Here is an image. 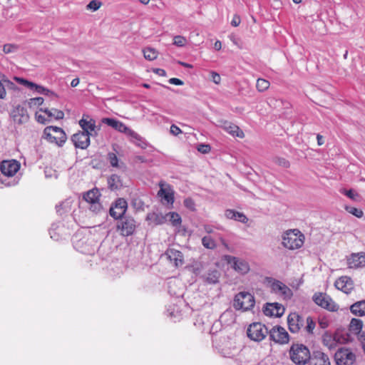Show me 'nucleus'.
Returning a JSON list of instances; mask_svg holds the SVG:
<instances>
[{"label":"nucleus","instance_id":"nucleus-52","mask_svg":"<svg viewBox=\"0 0 365 365\" xmlns=\"http://www.w3.org/2000/svg\"><path fill=\"white\" fill-rule=\"evenodd\" d=\"M43 98L42 97H36L29 99V105L30 107L34 106H41L43 103Z\"/></svg>","mask_w":365,"mask_h":365},{"label":"nucleus","instance_id":"nucleus-4","mask_svg":"<svg viewBox=\"0 0 365 365\" xmlns=\"http://www.w3.org/2000/svg\"><path fill=\"white\" fill-rule=\"evenodd\" d=\"M304 236L297 229L287 230L282 236V245L289 250L300 248L304 244Z\"/></svg>","mask_w":365,"mask_h":365},{"label":"nucleus","instance_id":"nucleus-31","mask_svg":"<svg viewBox=\"0 0 365 365\" xmlns=\"http://www.w3.org/2000/svg\"><path fill=\"white\" fill-rule=\"evenodd\" d=\"M79 125L83 129L81 132H86L90 136L92 135V133H91L90 131H93L96 127V122L93 119H90L88 120L83 118L79 120Z\"/></svg>","mask_w":365,"mask_h":365},{"label":"nucleus","instance_id":"nucleus-24","mask_svg":"<svg viewBox=\"0 0 365 365\" xmlns=\"http://www.w3.org/2000/svg\"><path fill=\"white\" fill-rule=\"evenodd\" d=\"M225 215L227 219L234 220L244 224L248 222L247 217L243 213L235 210L227 209L225 212Z\"/></svg>","mask_w":365,"mask_h":365},{"label":"nucleus","instance_id":"nucleus-55","mask_svg":"<svg viewBox=\"0 0 365 365\" xmlns=\"http://www.w3.org/2000/svg\"><path fill=\"white\" fill-rule=\"evenodd\" d=\"M276 163L283 168H287L290 166L289 160L284 158H278L276 160Z\"/></svg>","mask_w":365,"mask_h":365},{"label":"nucleus","instance_id":"nucleus-34","mask_svg":"<svg viewBox=\"0 0 365 365\" xmlns=\"http://www.w3.org/2000/svg\"><path fill=\"white\" fill-rule=\"evenodd\" d=\"M322 343L330 349L334 348L336 344L335 334L332 335L330 332L325 331L322 335Z\"/></svg>","mask_w":365,"mask_h":365},{"label":"nucleus","instance_id":"nucleus-6","mask_svg":"<svg viewBox=\"0 0 365 365\" xmlns=\"http://www.w3.org/2000/svg\"><path fill=\"white\" fill-rule=\"evenodd\" d=\"M43 134L46 139L50 143H56L58 147H62L67 140L64 130L57 126H47L44 128Z\"/></svg>","mask_w":365,"mask_h":365},{"label":"nucleus","instance_id":"nucleus-22","mask_svg":"<svg viewBox=\"0 0 365 365\" xmlns=\"http://www.w3.org/2000/svg\"><path fill=\"white\" fill-rule=\"evenodd\" d=\"M165 255L168 259L174 264L175 267H178L179 266L182 265L183 261V255L182 253L175 249H168L165 252Z\"/></svg>","mask_w":365,"mask_h":365},{"label":"nucleus","instance_id":"nucleus-56","mask_svg":"<svg viewBox=\"0 0 365 365\" xmlns=\"http://www.w3.org/2000/svg\"><path fill=\"white\" fill-rule=\"evenodd\" d=\"M241 23V18L238 14H235L231 21V25L234 27L238 26Z\"/></svg>","mask_w":365,"mask_h":365},{"label":"nucleus","instance_id":"nucleus-41","mask_svg":"<svg viewBox=\"0 0 365 365\" xmlns=\"http://www.w3.org/2000/svg\"><path fill=\"white\" fill-rule=\"evenodd\" d=\"M202 244L207 249L214 250L216 247V243L210 236L203 237Z\"/></svg>","mask_w":365,"mask_h":365},{"label":"nucleus","instance_id":"nucleus-61","mask_svg":"<svg viewBox=\"0 0 365 365\" xmlns=\"http://www.w3.org/2000/svg\"><path fill=\"white\" fill-rule=\"evenodd\" d=\"M317 140L318 145H322L324 143V138L320 134L317 135Z\"/></svg>","mask_w":365,"mask_h":365},{"label":"nucleus","instance_id":"nucleus-37","mask_svg":"<svg viewBox=\"0 0 365 365\" xmlns=\"http://www.w3.org/2000/svg\"><path fill=\"white\" fill-rule=\"evenodd\" d=\"M89 210L93 213L98 215L101 213H105L107 215V212L104 210L103 205L99 202V200L89 204Z\"/></svg>","mask_w":365,"mask_h":365},{"label":"nucleus","instance_id":"nucleus-3","mask_svg":"<svg viewBox=\"0 0 365 365\" xmlns=\"http://www.w3.org/2000/svg\"><path fill=\"white\" fill-rule=\"evenodd\" d=\"M289 353L290 359L297 365H304L310 359L309 349L303 344L293 343Z\"/></svg>","mask_w":365,"mask_h":365},{"label":"nucleus","instance_id":"nucleus-47","mask_svg":"<svg viewBox=\"0 0 365 365\" xmlns=\"http://www.w3.org/2000/svg\"><path fill=\"white\" fill-rule=\"evenodd\" d=\"M108 160L112 167L118 168V158L115 153H109L108 154Z\"/></svg>","mask_w":365,"mask_h":365},{"label":"nucleus","instance_id":"nucleus-16","mask_svg":"<svg viewBox=\"0 0 365 365\" xmlns=\"http://www.w3.org/2000/svg\"><path fill=\"white\" fill-rule=\"evenodd\" d=\"M71 141L75 148L86 149L91 143L90 135L86 132L78 131L71 136Z\"/></svg>","mask_w":365,"mask_h":365},{"label":"nucleus","instance_id":"nucleus-9","mask_svg":"<svg viewBox=\"0 0 365 365\" xmlns=\"http://www.w3.org/2000/svg\"><path fill=\"white\" fill-rule=\"evenodd\" d=\"M336 365H353L356 361V355L351 349L341 347L334 354Z\"/></svg>","mask_w":365,"mask_h":365},{"label":"nucleus","instance_id":"nucleus-60","mask_svg":"<svg viewBox=\"0 0 365 365\" xmlns=\"http://www.w3.org/2000/svg\"><path fill=\"white\" fill-rule=\"evenodd\" d=\"M154 72L157 74H158L159 76H166V72L164 69L163 68H156Z\"/></svg>","mask_w":365,"mask_h":365},{"label":"nucleus","instance_id":"nucleus-12","mask_svg":"<svg viewBox=\"0 0 365 365\" xmlns=\"http://www.w3.org/2000/svg\"><path fill=\"white\" fill-rule=\"evenodd\" d=\"M271 341L279 344H286L289 341V335L285 329L279 325L273 327L269 331Z\"/></svg>","mask_w":365,"mask_h":365},{"label":"nucleus","instance_id":"nucleus-57","mask_svg":"<svg viewBox=\"0 0 365 365\" xmlns=\"http://www.w3.org/2000/svg\"><path fill=\"white\" fill-rule=\"evenodd\" d=\"M210 74H211L212 81L215 84H219L220 83V81H221L220 76L217 73H216L215 71H211Z\"/></svg>","mask_w":365,"mask_h":365},{"label":"nucleus","instance_id":"nucleus-11","mask_svg":"<svg viewBox=\"0 0 365 365\" xmlns=\"http://www.w3.org/2000/svg\"><path fill=\"white\" fill-rule=\"evenodd\" d=\"M266 281L271 282L272 291L276 294L279 293L284 299H290L293 295L292 289L283 282L272 277H266Z\"/></svg>","mask_w":365,"mask_h":365},{"label":"nucleus","instance_id":"nucleus-63","mask_svg":"<svg viewBox=\"0 0 365 365\" xmlns=\"http://www.w3.org/2000/svg\"><path fill=\"white\" fill-rule=\"evenodd\" d=\"M221 46H222V43L220 41H217L215 43V48L216 50H220L221 48Z\"/></svg>","mask_w":365,"mask_h":365},{"label":"nucleus","instance_id":"nucleus-49","mask_svg":"<svg viewBox=\"0 0 365 365\" xmlns=\"http://www.w3.org/2000/svg\"><path fill=\"white\" fill-rule=\"evenodd\" d=\"M184 206L191 211L195 210V201L191 197H187L183 201Z\"/></svg>","mask_w":365,"mask_h":365},{"label":"nucleus","instance_id":"nucleus-20","mask_svg":"<svg viewBox=\"0 0 365 365\" xmlns=\"http://www.w3.org/2000/svg\"><path fill=\"white\" fill-rule=\"evenodd\" d=\"M335 287L339 290L346 294H349L353 289V281L351 277L343 276L339 277L334 283Z\"/></svg>","mask_w":365,"mask_h":365},{"label":"nucleus","instance_id":"nucleus-45","mask_svg":"<svg viewBox=\"0 0 365 365\" xmlns=\"http://www.w3.org/2000/svg\"><path fill=\"white\" fill-rule=\"evenodd\" d=\"M131 205L136 210H144L145 203L140 198H133Z\"/></svg>","mask_w":365,"mask_h":365},{"label":"nucleus","instance_id":"nucleus-15","mask_svg":"<svg viewBox=\"0 0 365 365\" xmlns=\"http://www.w3.org/2000/svg\"><path fill=\"white\" fill-rule=\"evenodd\" d=\"M262 311L266 316L281 317L285 312V308L277 302H267L264 305Z\"/></svg>","mask_w":365,"mask_h":365},{"label":"nucleus","instance_id":"nucleus-53","mask_svg":"<svg viewBox=\"0 0 365 365\" xmlns=\"http://www.w3.org/2000/svg\"><path fill=\"white\" fill-rule=\"evenodd\" d=\"M197 150L201 153L206 154L210 152L211 147L208 144L201 143L197 145Z\"/></svg>","mask_w":365,"mask_h":365},{"label":"nucleus","instance_id":"nucleus-5","mask_svg":"<svg viewBox=\"0 0 365 365\" xmlns=\"http://www.w3.org/2000/svg\"><path fill=\"white\" fill-rule=\"evenodd\" d=\"M255 304V297L248 292H240L237 294L233 300V307L236 310L248 311Z\"/></svg>","mask_w":365,"mask_h":365},{"label":"nucleus","instance_id":"nucleus-40","mask_svg":"<svg viewBox=\"0 0 365 365\" xmlns=\"http://www.w3.org/2000/svg\"><path fill=\"white\" fill-rule=\"evenodd\" d=\"M165 216H170V221L172 225L174 227L180 225L182 222V218L180 215L175 212H170Z\"/></svg>","mask_w":365,"mask_h":365},{"label":"nucleus","instance_id":"nucleus-59","mask_svg":"<svg viewBox=\"0 0 365 365\" xmlns=\"http://www.w3.org/2000/svg\"><path fill=\"white\" fill-rule=\"evenodd\" d=\"M169 83L176 86H182L184 85V82L178 78H171L169 79Z\"/></svg>","mask_w":365,"mask_h":365},{"label":"nucleus","instance_id":"nucleus-30","mask_svg":"<svg viewBox=\"0 0 365 365\" xmlns=\"http://www.w3.org/2000/svg\"><path fill=\"white\" fill-rule=\"evenodd\" d=\"M101 195V192L98 188H93L83 193V199L88 203L91 204L99 200Z\"/></svg>","mask_w":365,"mask_h":365},{"label":"nucleus","instance_id":"nucleus-14","mask_svg":"<svg viewBox=\"0 0 365 365\" xmlns=\"http://www.w3.org/2000/svg\"><path fill=\"white\" fill-rule=\"evenodd\" d=\"M224 257L227 264L239 273L244 274L249 272L250 266L245 260L231 255H225Z\"/></svg>","mask_w":365,"mask_h":365},{"label":"nucleus","instance_id":"nucleus-2","mask_svg":"<svg viewBox=\"0 0 365 365\" xmlns=\"http://www.w3.org/2000/svg\"><path fill=\"white\" fill-rule=\"evenodd\" d=\"M101 122L103 124L107 125L113 128V129L118 130V132L126 134L130 138L136 140L139 143L137 145L141 148H144L145 143L143 142L142 138L134 130L128 128L125 123L123 122L113 118H103L101 119Z\"/></svg>","mask_w":365,"mask_h":365},{"label":"nucleus","instance_id":"nucleus-7","mask_svg":"<svg viewBox=\"0 0 365 365\" xmlns=\"http://www.w3.org/2000/svg\"><path fill=\"white\" fill-rule=\"evenodd\" d=\"M116 227L122 236L128 237L135 233L137 224L133 217L129 215H124L118 218Z\"/></svg>","mask_w":365,"mask_h":365},{"label":"nucleus","instance_id":"nucleus-46","mask_svg":"<svg viewBox=\"0 0 365 365\" xmlns=\"http://www.w3.org/2000/svg\"><path fill=\"white\" fill-rule=\"evenodd\" d=\"M341 192L353 200H358L360 197L359 195L352 189L343 190Z\"/></svg>","mask_w":365,"mask_h":365},{"label":"nucleus","instance_id":"nucleus-18","mask_svg":"<svg viewBox=\"0 0 365 365\" xmlns=\"http://www.w3.org/2000/svg\"><path fill=\"white\" fill-rule=\"evenodd\" d=\"M220 126L232 136L238 137L240 138H243L245 137L244 132L237 125L227 120H220Z\"/></svg>","mask_w":365,"mask_h":365},{"label":"nucleus","instance_id":"nucleus-10","mask_svg":"<svg viewBox=\"0 0 365 365\" xmlns=\"http://www.w3.org/2000/svg\"><path fill=\"white\" fill-rule=\"evenodd\" d=\"M312 299L318 306L328 311L336 312L339 309V306L326 294L322 292L315 293L313 295Z\"/></svg>","mask_w":365,"mask_h":365},{"label":"nucleus","instance_id":"nucleus-39","mask_svg":"<svg viewBox=\"0 0 365 365\" xmlns=\"http://www.w3.org/2000/svg\"><path fill=\"white\" fill-rule=\"evenodd\" d=\"M143 56L148 61H153L158 57V52L153 48L147 47L143 50Z\"/></svg>","mask_w":365,"mask_h":365},{"label":"nucleus","instance_id":"nucleus-1","mask_svg":"<svg viewBox=\"0 0 365 365\" xmlns=\"http://www.w3.org/2000/svg\"><path fill=\"white\" fill-rule=\"evenodd\" d=\"M21 164L15 160H4L0 165V170L2 177H0V182L5 186L11 187L17 185L19 178L15 177V174L20 169Z\"/></svg>","mask_w":365,"mask_h":365},{"label":"nucleus","instance_id":"nucleus-54","mask_svg":"<svg viewBox=\"0 0 365 365\" xmlns=\"http://www.w3.org/2000/svg\"><path fill=\"white\" fill-rule=\"evenodd\" d=\"M35 118L38 123L43 125L50 122V119H48V117L46 118L43 115L40 114L38 112H36L35 114Z\"/></svg>","mask_w":365,"mask_h":365},{"label":"nucleus","instance_id":"nucleus-35","mask_svg":"<svg viewBox=\"0 0 365 365\" xmlns=\"http://www.w3.org/2000/svg\"><path fill=\"white\" fill-rule=\"evenodd\" d=\"M335 339L336 344H346L352 341L353 337L351 336V334L348 332L341 333L339 331H336L335 332Z\"/></svg>","mask_w":365,"mask_h":365},{"label":"nucleus","instance_id":"nucleus-51","mask_svg":"<svg viewBox=\"0 0 365 365\" xmlns=\"http://www.w3.org/2000/svg\"><path fill=\"white\" fill-rule=\"evenodd\" d=\"M186 41H187V40L185 37L181 36H176L174 37L173 44L177 46L182 47L185 45Z\"/></svg>","mask_w":365,"mask_h":365},{"label":"nucleus","instance_id":"nucleus-25","mask_svg":"<svg viewBox=\"0 0 365 365\" xmlns=\"http://www.w3.org/2000/svg\"><path fill=\"white\" fill-rule=\"evenodd\" d=\"M145 220L149 225L153 223L155 225H163L166 222V216L161 213L149 212L148 213Z\"/></svg>","mask_w":365,"mask_h":365},{"label":"nucleus","instance_id":"nucleus-42","mask_svg":"<svg viewBox=\"0 0 365 365\" xmlns=\"http://www.w3.org/2000/svg\"><path fill=\"white\" fill-rule=\"evenodd\" d=\"M270 86L268 81L263 78H258L256 83V88L259 92H264L267 91Z\"/></svg>","mask_w":365,"mask_h":365},{"label":"nucleus","instance_id":"nucleus-13","mask_svg":"<svg viewBox=\"0 0 365 365\" xmlns=\"http://www.w3.org/2000/svg\"><path fill=\"white\" fill-rule=\"evenodd\" d=\"M127 208V201L124 198L119 197L111 205L109 214L115 220H118V218L125 215Z\"/></svg>","mask_w":365,"mask_h":365},{"label":"nucleus","instance_id":"nucleus-38","mask_svg":"<svg viewBox=\"0 0 365 365\" xmlns=\"http://www.w3.org/2000/svg\"><path fill=\"white\" fill-rule=\"evenodd\" d=\"M158 195L162 198V200L167 202L168 204H173L174 202V196L173 192H169L161 188L158 191Z\"/></svg>","mask_w":365,"mask_h":365},{"label":"nucleus","instance_id":"nucleus-17","mask_svg":"<svg viewBox=\"0 0 365 365\" xmlns=\"http://www.w3.org/2000/svg\"><path fill=\"white\" fill-rule=\"evenodd\" d=\"M287 324L292 333H297L304 325V319L296 312L290 313L287 317Z\"/></svg>","mask_w":365,"mask_h":365},{"label":"nucleus","instance_id":"nucleus-19","mask_svg":"<svg viewBox=\"0 0 365 365\" xmlns=\"http://www.w3.org/2000/svg\"><path fill=\"white\" fill-rule=\"evenodd\" d=\"M308 364L309 365H331L329 356L321 351H313Z\"/></svg>","mask_w":365,"mask_h":365},{"label":"nucleus","instance_id":"nucleus-23","mask_svg":"<svg viewBox=\"0 0 365 365\" xmlns=\"http://www.w3.org/2000/svg\"><path fill=\"white\" fill-rule=\"evenodd\" d=\"M24 88L29 89L31 91L37 93L43 94L45 96H52L54 93L42 86L38 85L35 83L31 82L26 79H24Z\"/></svg>","mask_w":365,"mask_h":365},{"label":"nucleus","instance_id":"nucleus-43","mask_svg":"<svg viewBox=\"0 0 365 365\" xmlns=\"http://www.w3.org/2000/svg\"><path fill=\"white\" fill-rule=\"evenodd\" d=\"M20 48V46L16 44L12 43H7L4 45L3 46V51L5 53H15L18 51Z\"/></svg>","mask_w":365,"mask_h":365},{"label":"nucleus","instance_id":"nucleus-58","mask_svg":"<svg viewBox=\"0 0 365 365\" xmlns=\"http://www.w3.org/2000/svg\"><path fill=\"white\" fill-rule=\"evenodd\" d=\"M170 133L173 135H179L180 133H182V130L181 129L178 127L177 125L173 124L171 126H170Z\"/></svg>","mask_w":365,"mask_h":365},{"label":"nucleus","instance_id":"nucleus-48","mask_svg":"<svg viewBox=\"0 0 365 365\" xmlns=\"http://www.w3.org/2000/svg\"><path fill=\"white\" fill-rule=\"evenodd\" d=\"M101 5H102V3L100 1L92 0L86 6V8H87V9H90V10L95 11H97L101 7Z\"/></svg>","mask_w":365,"mask_h":365},{"label":"nucleus","instance_id":"nucleus-33","mask_svg":"<svg viewBox=\"0 0 365 365\" xmlns=\"http://www.w3.org/2000/svg\"><path fill=\"white\" fill-rule=\"evenodd\" d=\"M363 327V322L359 319L353 318L349 326V332L354 334L360 333Z\"/></svg>","mask_w":365,"mask_h":365},{"label":"nucleus","instance_id":"nucleus-62","mask_svg":"<svg viewBox=\"0 0 365 365\" xmlns=\"http://www.w3.org/2000/svg\"><path fill=\"white\" fill-rule=\"evenodd\" d=\"M79 83V78H73L71 83V87H76Z\"/></svg>","mask_w":365,"mask_h":365},{"label":"nucleus","instance_id":"nucleus-29","mask_svg":"<svg viewBox=\"0 0 365 365\" xmlns=\"http://www.w3.org/2000/svg\"><path fill=\"white\" fill-rule=\"evenodd\" d=\"M107 182L108 188L113 191L120 190L123 186L120 176L116 174H113L108 177Z\"/></svg>","mask_w":365,"mask_h":365},{"label":"nucleus","instance_id":"nucleus-44","mask_svg":"<svg viewBox=\"0 0 365 365\" xmlns=\"http://www.w3.org/2000/svg\"><path fill=\"white\" fill-rule=\"evenodd\" d=\"M346 210L348 212H349L350 214L356 216L358 218H361L364 215V212H363L362 210L356 208V207H354L346 206Z\"/></svg>","mask_w":365,"mask_h":365},{"label":"nucleus","instance_id":"nucleus-8","mask_svg":"<svg viewBox=\"0 0 365 365\" xmlns=\"http://www.w3.org/2000/svg\"><path fill=\"white\" fill-rule=\"evenodd\" d=\"M269 330L268 328L261 322H253L247 328V336L252 341H261L267 334Z\"/></svg>","mask_w":365,"mask_h":365},{"label":"nucleus","instance_id":"nucleus-28","mask_svg":"<svg viewBox=\"0 0 365 365\" xmlns=\"http://www.w3.org/2000/svg\"><path fill=\"white\" fill-rule=\"evenodd\" d=\"M350 311L355 316H365V300H361L354 303L350 307Z\"/></svg>","mask_w":365,"mask_h":365},{"label":"nucleus","instance_id":"nucleus-36","mask_svg":"<svg viewBox=\"0 0 365 365\" xmlns=\"http://www.w3.org/2000/svg\"><path fill=\"white\" fill-rule=\"evenodd\" d=\"M56 213L60 216H62L64 214L69 212L71 210L69 202L65 201L59 203L58 205H56Z\"/></svg>","mask_w":365,"mask_h":365},{"label":"nucleus","instance_id":"nucleus-26","mask_svg":"<svg viewBox=\"0 0 365 365\" xmlns=\"http://www.w3.org/2000/svg\"><path fill=\"white\" fill-rule=\"evenodd\" d=\"M220 273L217 269L209 270V272L202 276L204 282L207 284H216L219 283Z\"/></svg>","mask_w":365,"mask_h":365},{"label":"nucleus","instance_id":"nucleus-64","mask_svg":"<svg viewBox=\"0 0 365 365\" xmlns=\"http://www.w3.org/2000/svg\"><path fill=\"white\" fill-rule=\"evenodd\" d=\"M14 78L19 83H20L21 85H23V77H14Z\"/></svg>","mask_w":365,"mask_h":365},{"label":"nucleus","instance_id":"nucleus-50","mask_svg":"<svg viewBox=\"0 0 365 365\" xmlns=\"http://www.w3.org/2000/svg\"><path fill=\"white\" fill-rule=\"evenodd\" d=\"M315 322L311 317L307 318V326L305 327L306 331L308 333H312L315 327Z\"/></svg>","mask_w":365,"mask_h":365},{"label":"nucleus","instance_id":"nucleus-21","mask_svg":"<svg viewBox=\"0 0 365 365\" xmlns=\"http://www.w3.org/2000/svg\"><path fill=\"white\" fill-rule=\"evenodd\" d=\"M348 264L351 268L365 267V252L352 253L348 258Z\"/></svg>","mask_w":365,"mask_h":365},{"label":"nucleus","instance_id":"nucleus-32","mask_svg":"<svg viewBox=\"0 0 365 365\" xmlns=\"http://www.w3.org/2000/svg\"><path fill=\"white\" fill-rule=\"evenodd\" d=\"M10 117L15 124L21 125L23 119V107L18 105L14 108L10 113Z\"/></svg>","mask_w":365,"mask_h":365},{"label":"nucleus","instance_id":"nucleus-27","mask_svg":"<svg viewBox=\"0 0 365 365\" xmlns=\"http://www.w3.org/2000/svg\"><path fill=\"white\" fill-rule=\"evenodd\" d=\"M39 111L43 112L47 115L48 118L50 119V121L52 118H54L55 120H61L64 118V113L56 108L48 109L47 108H41Z\"/></svg>","mask_w":365,"mask_h":365}]
</instances>
